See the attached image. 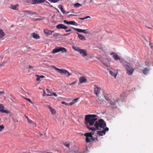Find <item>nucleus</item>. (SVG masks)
<instances>
[{"mask_svg":"<svg viewBox=\"0 0 153 153\" xmlns=\"http://www.w3.org/2000/svg\"><path fill=\"white\" fill-rule=\"evenodd\" d=\"M35 76L37 77V78L36 79V81H41L40 80L41 78H44L45 77V76H39L37 74L35 75Z\"/></svg>","mask_w":153,"mask_h":153,"instance_id":"nucleus-21","label":"nucleus"},{"mask_svg":"<svg viewBox=\"0 0 153 153\" xmlns=\"http://www.w3.org/2000/svg\"><path fill=\"white\" fill-rule=\"evenodd\" d=\"M47 107L48 108L50 109L51 113L52 114H55L56 112L54 109L52 108L51 106L49 105H48L47 106Z\"/></svg>","mask_w":153,"mask_h":153,"instance_id":"nucleus-20","label":"nucleus"},{"mask_svg":"<svg viewBox=\"0 0 153 153\" xmlns=\"http://www.w3.org/2000/svg\"><path fill=\"white\" fill-rule=\"evenodd\" d=\"M72 47L74 50L79 53L82 55L83 57L87 56L88 55L86 51L85 50L79 49V48L74 46H72Z\"/></svg>","mask_w":153,"mask_h":153,"instance_id":"nucleus-3","label":"nucleus"},{"mask_svg":"<svg viewBox=\"0 0 153 153\" xmlns=\"http://www.w3.org/2000/svg\"><path fill=\"white\" fill-rule=\"evenodd\" d=\"M58 13H59V10H58Z\"/></svg>","mask_w":153,"mask_h":153,"instance_id":"nucleus-56","label":"nucleus"},{"mask_svg":"<svg viewBox=\"0 0 153 153\" xmlns=\"http://www.w3.org/2000/svg\"><path fill=\"white\" fill-rule=\"evenodd\" d=\"M25 117H26V119H27H27H29L28 117L27 116H26V115H25Z\"/></svg>","mask_w":153,"mask_h":153,"instance_id":"nucleus-53","label":"nucleus"},{"mask_svg":"<svg viewBox=\"0 0 153 153\" xmlns=\"http://www.w3.org/2000/svg\"><path fill=\"white\" fill-rule=\"evenodd\" d=\"M124 67L126 70V73L129 76L132 75L134 69H133L129 63H126L124 65Z\"/></svg>","mask_w":153,"mask_h":153,"instance_id":"nucleus-2","label":"nucleus"},{"mask_svg":"<svg viewBox=\"0 0 153 153\" xmlns=\"http://www.w3.org/2000/svg\"><path fill=\"white\" fill-rule=\"evenodd\" d=\"M79 99L78 98H76L75 99H74L70 103L69 105H71L73 104H74Z\"/></svg>","mask_w":153,"mask_h":153,"instance_id":"nucleus-25","label":"nucleus"},{"mask_svg":"<svg viewBox=\"0 0 153 153\" xmlns=\"http://www.w3.org/2000/svg\"><path fill=\"white\" fill-rule=\"evenodd\" d=\"M27 121L28 123H33V121L30 119L29 118L28 119H27Z\"/></svg>","mask_w":153,"mask_h":153,"instance_id":"nucleus-37","label":"nucleus"},{"mask_svg":"<svg viewBox=\"0 0 153 153\" xmlns=\"http://www.w3.org/2000/svg\"><path fill=\"white\" fill-rule=\"evenodd\" d=\"M87 79L84 76H81L79 78V85L83 83H86Z\"/></svg>","mask_w":153,"mask_h":153,"instance_id":"nucleus-14","label":"nucleus"},{"mask_svg":"<svg viewBox=\"0 0 153 153\" xmlns=\"http://www.w3.org/2000/svg\"><path fill=\"white\" fill-rule=\"evenodd\" d=\"M18 6L19 5L18 4H16L14 5H10V8L13 10H16V9L18 7Z\"/></svg>","mask_w":153,"mask_h":153,"instance_id":"nucleus-26","label":"nucleus"},{"mask_svg":"<svg viewBox=\"0 0 153 153\" xmlns=\"http://www.w3.org/2000/svg\"><path fill=\"white\" fill-rule=\"evenodd\" d=\"M38 3H41L45 2L46 3L50 4V3L46 0H38Z\"/></svg>","mask_w":153,"mask_h":153,"instance_id":"nucleus-30","label":"nucleus"},{"mask_svg":"<svg viewBox=\"0 0 153 153\" xmlns=\"http://www.w3.org/2000/svg\"><path fill=\"white\" fill-rule=\"evenodd\" d=\"M77 34L78 35V37L80 39L82 40H86V39L84 36L78 33H77Z\"/></svg>","mask_w":153,"mask_h":153,"instance_id":"nucleus-24","label":"nucleus"},{"mask_svg":"<svg viewBox=\"0 0 153 153\" xmlns=\"http://www.w3.org/2000/svg\"><path fill=\"white\" fill-rule=\"evenodd\" d=\"M43 31L45 34L49 35H51L52 34V33L54 32V31H51L50 30H48L47 29H44L43 30Z\"/></svg>","mask_w":153,"mask_h":153,"instance_id":"nucleus-17","label":"nucleus"},{"mask_svg":"<svg viewBox=\"0 0 153 153\" xmlns=\"http://www.w3.org/2000/svg\"><path fill=\"white\" fill-rule=\"evenodd\" d=\"M56 28L59 29H63L65 30L68 28V27L62 24H60L57 25Z\"/></svg>","mask_w":153,"mask_h":153,"instance_id":"nucleus-15","label":"nucleus"},{"mask_svg":"<svg viewBox=\"0 0 153 153\" xmlns=\"http://www.w3.org/2000/svg\"><path fill=\"white\" fill-rule=\"evenodd\" d=\"M29 18L31 21L34 22L38 20H41L42 19L39 18L36 19L31 17H29Z\"/></svg>","mask_w":153,"mask_h":153,"instance_id":"nucleus-27","label":"nucleus"},{"mask_svg":"<svg viewBox=\"0 0 153 153\" xmlns=\"http://www.w3.org/2000/svg\"><path fill=\"white\" fill-rule=\"evenodd\" d=\"M104 64L107 67H108L110 65L109 63H108L107 64Z\"/></svg>","mask_w":153,"mask_h":153,"instance_id":"nucleus-47","label":"nucleus"},{"mask_svg":"<svg viewBox=\"0 0 153 153\" xmlns=\"http://www.w3.org/2000/svg\"><path fill=\"white\" fill-rule=\"evenodd\" d=\"M22 12L25 14L24 16H26L27 14H29L30 16L34 15L35 17L38 16L39 15L37 13L32 11L29 10H25L22 11Z\"/></svg>","mask_w":153,"mask_h":153,"instance_id":"nucleus-7","label":"nucleus"},{"mask_svg":"<svg viewBox=\"0 0 153 153\" xmlns=\"http://www.w3.org/2000/svg\"><path fill=\"white\" fill-rule=\"evenodd\" d=\"M70 28L74 29V30L77 31L78 32H82L85 33H89L87 31V30H82L80 29L75 28L73 27H70Z\"/></svg>","mask_w":153,"mask_h":153,"instance_id":"nucleus-10","label":"nucleus"},{"mask_svg":"<svg viewBox=\"0 0 153 153\" xmlns=\"http://www.w3.org/2000/svg\"><path fill=\"white\" fill-rule=\"evenodd\" d=\"M4 126L3 125L0 126V131H1L2 129L4 128Z\"/></svg>","mask_w":153,"mask_h":153,"instance_id":"nucleus-38","label":"nucleus"},{"mask_svg":"<svg viewBox=\"0 0 153 153\" xmlns=\"http://www.w3.org/2000/svg\"><path fill=\"white\" fill-rule=\"evenodd\" d=\"M4 107L2 104H0V111L2 113H4L7 114H9L10 113V111L8 110L4 109Z\"/></svg>","mask_w":153,"mask_h":153,"instance_id":"nucleus-12","label":"nucleus"},{"mask_svg":"<svg viewBox=\"0 0 153 153\" xmlns=\"http://www.w3.org/2000/svg\"><path fill=\"white\" fill-rule=\"evenodd\" d=\"M46 90L47 91V92L48 93H50V94H51V92H50V91L48 89H46Z\"/></svg>","mask_w":153,"mask_h":153,"instance_id":"nucleus-48","label":"nucleus"},{"mask_svg":"<svg viewBox=\"0 0 153 153\" xmlns=\"http://www.w3.org/2000/svg\"><path fill=\"white\" fill-rule=\"evenodd\" d=\"M34 124L35 125V126H36V123H34Z\"/></svg>","mask_w":153,"mask_h":153,"instance_id":"nucleus-57","label":"nucleus"},{"mask_svg":"<svg viewBox=\"0 0 153 153\" xmlns=\"http://www.w3.org/2000/svg\"><path fill=\"white\" fill-rule=\"evenodd\" d=\"M70 33H66V34H62V36H66L67 35L70 34Z\"/></svg>","mask_w":153,"mask_h":153,"instance_id":"nucleus-43","label":"nucleus"},{"mask_svg":"<svg viewBox=\"0 0 153 153\" xmlns=\"http://www.w3.org/2000/svg\"><path fill=\"white\" fill-rule=\"evenodd\" d=\"M40 136H43V135L42 134H40Z\"/></svg>","mask_w":153,"mask_h":153,"instance_id":"nucleus-54","label":"nucleus"},{"mask_svg":"<svg viewBox=\"0 0 153 153\" xmlns=\"http://www.w3.org/2000/svg\"><path fill=\"white\" fill-rule=\"evenodd\" d=\"M55 34L56 36L58 35V33H56Z\"/></svg>","mask_w":153,"mask_h":153,"instance_id":"nucleus-55","label":"nucleus"},{"mask_svg":"<svg viewBox=\"0 0 153 153\" xmlns=\"http://www.w3.org/2000/svg\"><path fill=\"white\" fill-rule=\"evenodd\" d=\"M63 22L67 24H68V25H76V23L74 21H71L70 22L67 21L65 20H64L63 21Z\"/></svg>","mask_w":153,"mask_h":153,"instance_id":"nucleus-19","label":"nucleus"},{"mask_svg":"<svg viewBox=\"0 0 153 153\" xmlns=\"http://www.w3.org/2000/svg\"><path fill=\"white\" fill-rule=\"evenodd\" d=\"M51 3H55L58 2L59 0H48Z\"/></svg>","mask_w":153,"mask_h":153,"instance_id":"nucleus-35","label":"nucleus"},{"mask_svg":"<svg viewBox=\"0 0 153 153\" xmlns=\"http://www.w3.org/2000/svg\"><path fill=\"white\" fill-rule=\"evenodd\" d=\"M77 15L74 14H71L68 15L67 16V17L68 18H70V17L71 16H76Z\"/></svg>","mask_w":153,"mask_h":153,"instance_id":"nucleus-36","label":"nucleus"},{"mask_svg":"<svg viewBox=\"0 0 153 153\" xmlns=\"http://www.w3.org/2000/svg\"><path fill=\"white\" fill-rule=\"evenodd\" d=\"M25 99L28 101L30 102L31 103L33 104V102H32V101H31V100L29 98H25Z\"/></svg>","mask_w":153,"mask_h":153,"instance_id":"nucleus-41","label":"nucleus"},{"mask_svg":"<svg viewBox=\"0 0 153 153\" xmlns=\"http://www.w3.org/2000/svg\"><path fill=\"white\" fill-rule=\"evenodd\" d=\"M149 70L147 68H145L143 71V72L145 75H146Z\"/></svg>","mask_w":153,"mask_h":153,"instance_id":"nucleus-28","label":"nucleus"},{"mask_svg":"<svg viewBox=\"0 0 153 153\" xmlns=\"http://www.w3.org/2000/svg\"><path fill=\"white\" fill-rule=\"evenodd\" d=\"M109 72L111 76L114 77L115 79L116 78V77L118 73V72L116 70L112 69L109 71Z\"/></svg>","mask_w":153,"mask_h":153,"instance_id":"nucleus-11","label":"nucleus"},{"mask_svg":"<svg viewBox=\"0 0 153 153\" xmlns=\"http://www.w3.org/2000/svg\"><path fill=\"white\" fill-rule=\"evenodd\" d=\"M4 91H0V94H4Z\"/></svg>","mask_w":153,"mask_h":153,"instance_id":"nucleus-50","label":"nucleus"},{"mask_svg":"<svg viewBox=\"0 0 153 153\" xmlns=\"http://www.w3.org/2000/svg\"><path fill=\"white\" fill-rule=\"evenodd\" d=\"M52 67L56 70L58 73L61 74H65V75H67L68 77H69V76L72 75L71 74H70L66 69H60L57 68L55 66L53 65L52 66Z\"/></svg>","mask_w":153,"mask_h":153,"instance_id":"nucleus-4","label":"nucleus"},{"mask_svg":"<svg viewBox=\"0 0 153 153\" xmlns=\"http://www.w3.org/2000/svg\"><path fill=\"white\" fill-rule=\"evenodd\" d=\"M76 83V81H74V82H73L70 83L69 85H71L75 84Z\"/></svg>","mask_w":153,"mask_h":153,"instance_id":"nucleus-44","label":"nucleus"},{"mask_svg":"<svg viewBox=\"0 0 153 153\" xmlns=\"http://www.w3.org/2000/svg\"><path fill=\"white\" fill-rule=\"evenodd\" d=\"M1 120V119L0 118V120Z\"/></svg>","mask_w":153,"mask_h":153,"instance_id":"nucleus-58","label":"nucleus"},{"mask_svg":"<svg viewBox=\"0 0 153 153\" xmlns=\"http://www.w3.org/2000/svg\"><path fill=\"white\" fill-rule=\"evenodd\" d=\"M110 55L112 56L113 57L115 61L120 60L121 59L120 57L114 52H112L110 53Z\"/></svg>","mask_w":153,"mask_h":153,"instance_id":"nucleus-13","label":"nucleus"},{"mask_svg":"<svg viewBox=\"0 0 153 153\" xmlns=\"http://www.w3.org/2000/svg\"><path fill=\"white\" fill-rule=\"evenodd\" d=\"M62 104H65V105H68V103H66L65 102L62 101Z\"/></svg>","mask_w":153,"mask_h":153,"instance_id":"nucleus-42","label":"nucleus"},{"mask_svg":"<svg viewBox=\"0 0 153 153\" xmlns=\"http://www.w3.org/2000/svg\"><path fill=\"white\" fill-rule=\"evenodd\" d=\"M63 144L66 147L68 148H69V142H66L64 143Z\"/></svg>","mask_w":153,"mask_h":153,"instance_id":"nucleus-34","label":"nucleus"},{"mask_svg":"<svg viewBox=\"0 0 153 153\" xmlns=\"http://www.w3.org/2000/svg\"><path fill=\"white\" fill-rule=\"evenodd\" d=\"M93 89L94 94L96 95L97 97H98V95L100 92V88L97 85H94Z\"/></svg>","mask_w":153,"mask_h":153,"instance_id":"nucleus-8","label":"nucleus"},{"mask_svg":"<svg viewBox=\"0 0 153 153\" xmlns=\"http://www.w3.org/2000/svg\"><path fill=\"white\" fill-rule=\"evenodd\" d=\"M31 35L32 37L36 39H39L40 38V36H39V34L35 33H31Z\"/></svg>","mask_w":153,"mask_h":153,"instance_id":"nucleus-18","label":"nucleus"},{"mask_svg":"<svg viewBox=\"0 0 153 153\" xmlns=\"http://www.w3.org/2000/svg\"><path fill=\"white\" fill-rule=\"evenodd\" d=\"M43 96H45L46 95L47 96V95H46L47 94H46V92L45 90L43 91Z\"/></svg>","mask_w":153,"mask_h":153,"instance_id":"nucleus-49","label":"nucleus"},{"mask_svg":"<svg viewBox=\"0 0 153 153\" xmlns=\"http://www.w3.org/2000/svg\"><path fill=\"white\" fill-rule=\"evenodd\" d=\"M90 16H86V17H85V19H87L88 18H90Z\"/></svg>","mask_w":153,"mask_h":153,"instance_id":"nucleus-51","label":"nucleus"},{"mask_svg":"<svg viewBox=\"0 0 153 153\" xmlns=\"http://www.w3.org/2000/svg\"><path fill=\"white\" fill-rule=\"evenodd\" d=\"M5 34L1 29H0V38L1 39L5 36Z\"/></svg>","mask_w":153,"mask_h":153,"instance_id":"nucleus-22","label":"nucleus"},{"mask_svg":"<svg viewBox=\"0 0 153 153\" xmlns=\"http://www.w3.org/2000/svg\"><path fill=\"white\" fill-rule=\"evenodd\" d=\"M119 100V99H118L115 100L112 99L111 100L110 103L112 105H115L118 103Z\"/></svg>","mask_w":153,"mask_h":153,"instance_id":"nucleus-16","label":"nucleus"},{"mask_svg":"<svg viewBox=\"0 0 153 153\" xmlns=\"http://www.w3.org/2000/svg\"><path fill=\"white\" fill-rule=\"evenodd\" d=\"M58 8L60 10L61 12L63 13V14H64L66 13V12H65L63 8L62 5L60 4L58 6Z\"/></svg>","mask_w":153,"mask_h":153,"instance_id":"nucleus-23","label":"nucleus"},{"mask_svg":"<svg viewBox=\"0 0 153 153\" xmlns=\"http://www.w3.org/2000/svg\"><path fill=\"white\" fill-rule=\"evenodd\" d=\"M94 134L93 132L86 133L84 134V136H86V143H89L92 140H94V138L92 135Z\"/></svg>","mask_w":153,"mask_h":153,"instance_id":"nucleus-6","label":"nucleus"},{"mask_svg":"<svg viewBox=\"0 0 153 153\" xmlns=\"http://www.w3.org/2000/svg\"><path fill=\"white\" fill-rule=\"evenodd\" d=\"M65 31L66 32H70V31H71V29L70 28H69L68 29H65Z\"/></svg>","mask_w":153,"mask_h":153,"instance_id":"nucleus-39","label":"nucleus"},{"mask_svg":"<svg viewBox=\"0 0 153 153\" xmlns=\"http://www.w3.org/2000/svg\"><path fill=\"white\" fill-rule=\"evenodd\" d=\"M6 63V62H3L2 63V64H0V66H4V65Z\"/></svg>","mask_w":153,"mask_h":153,"instance_id":"nucleus-46","label":"nucleus"},{"mask_svg":"<svg viewBox=\"0 0 153 153\" xmlns=\"http://www.w3.org/2000/svg\"><path fill=\"white\" fill-rule=\"evenodd\" d=\"M34 66H31V65H30L28 66V68L29 69H31V68H34Z\"/></svg>","mask_w":153,"mask_h":153,"instance_id":"nucleus-45","label":"nucleus"},{"mask_svg":"<svg viewBox=\"0 0 153 153\" xmlns=\"http://www.w3.org/2000/svg\"><path fill=\"white\" fill-rule=\"evenodd\" d=\"M82 6V4H81L79 3H76V4H74V7H75L77 8L81 6Z\"/></svg>","mask_w":153,"mask_h":153,"instance_id":"nucleus-32","label":"nucleus"},{"mask_svg":"<svg viewBox=\"0 0 153 153\" xmlns=\"http://www.w3.org/2000/svg\"><path fill=\"white\" fill-rule=\"evenodd\" d=\"M30 2L32 4H35L38 3V0H30Z\"/></svg>","mask_w":153,"mask_h":153,"instance_id":"nucleus-29","label":"nucleus"},{"mask_svg":"<svg viewBox=\"0 0 153 153\" xmlns=\"http://www.w3.org/2000/svg\"><path fill=\"white\" fill-rule=\"evenodd\" d=\"M120 96L121 99L123 100L126 97V94L124 92H123Z\"/></svg>","mask_w":153,"mask_h":153,"instance_id":"nucleus-31","label":"nucleus"},{"mask_svg":"<svg viewBox=\"0 0 153 153\" xmlns=\"http://www.w3.org/2000/svg\"><path fill=\"white\" fill-rule=\"evenodd\" d=\"M74 9H72L69 12H66V13H74Z\"/></svg>","mask_w":153,"mask_h":153,"instance_id":"nucleus-40","label":"nucleus"},{"mask_svg":"<svg viewBox=\"0 0 153 153\" xmlns=\"http://www.w3.org/2000/svg\"><path fill=\"white\" fill-rule=\"evenodd\" d=\"M59 52H61L62 53H67V50L65 48L62 47H57L53 49L52 51V53H55Z\"/></svg>","mask_w":153,"mask_h":153,"instance_id":"nucleus-5","label":"nucleus"},{"mask_svg":"<svg viewBox=\"0 0 153 153\" xmlns=\"http://www.w3.org/2000/svg\"><path fill=\"white\" fill-rule=\"evenodd\" d=\"M79 19H80V20H83L85 19V17H84V18H79Z\"/></svg>","mask_w":153,"mask_h":153,"instance_id":"nucleus-52","label":"nucleus"},{"mask_svg":"<svg viewBox=\"0 0 153 153\" xmlns=\"http://www.w3.org/2000/svg\"><path fill=\"white\" fill-rule=\"evenodd\" d=\"M97 117L95 114H90L85 116V123L86 127L89 130L95 131L97 130H101L105 128V122L102 119L97 120Z\"/></svg>","mask_w":153,"mask_h":153,"instance_id":"nucleus-1","label":"nucleus"},{"mask_svg":"<svg viewBox=\"0 0 153 153\" xmlns=\"http://www.w3.org/2000/svg\"><path fill=\"white\" fill-rule=\"evenodd\" d=\"M103 130L102 131H97L98 134L100 136H102L105 134L106 132L108 131L109 130V129L108 127H105L103 129Z\"/></svg>","mask_w":153,"mask_h":153,"instance_id":"nucleus-9","label":"nucleus"},{"mask_svg":"<svg viewBox=\"0 0 153 153\" xmlns=\"http://www.w3.org/2000/svg\"><path fill=\"white\" fill-rule=\"evenodd\" d=\"M47 96H54L55 97H56L57 96V95L55 93H51V94H46Z\"/></svg>","mask_w":153,"mask_h":153,"instance_id":"nucleus-33","label":"nucleus"}]
</instances>
